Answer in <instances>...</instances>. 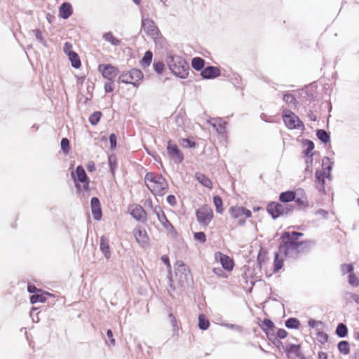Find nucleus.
Segmentation results:
<instances>
[{"instance_id":"1","label":"nucleus","mask_w":359,"mask_h":359,"mask_svg":"<svg viewBox=\"0 0 359 359\" xmlns=\"http://www.w3.org/2000/svg\"><path fill=\"white\" fill-rule=\"evenodd\" d=\"M144 182L147 188L154 195L163 196L168 190V183L158 173L149 172L144 176Z\"/></svg>"},{"instance_id":"2","label":"nucleus","mask_w":359,"mask_h":359,"mask_svg":"<svg viewBox=\"0 0 359 359\" xmlns=\"http://www.w3.org/2000/svg\"><path fill=\"white\" fill-rule=\"evenodd\" d=\"M166 62L171 72L176 76L180 79L188 76L189 65L182 57L170 53Z\"/></svg>"},{"instance_id":"3","label":"nucleus","mask_w":359,"mask_h":359,"mask_svg":"<svg viewBox=\"0 0 359 359\" xmlns=\"http://www.w3.org/2000/svg\"><path fill=\"white\" fill-rule=\"evenodd\" d=\"M72 180H74L75 187L77 191H81V187L79 182L83 184V189L85 191H88L90 189L89 183L90 180L86 175V172L82 165H78L75 172L71 173Z\"/></svg>"},{"instance_id":"4","label":"nucleus","mask_w":359,"mask_h":359,"mask_svg":"<svg viewBox=\"0 0 359 359\" xmlns=\"http://www.w3.org/2000/svg\"><path fill=\"white\" fill-rule=\"evenodd\" d=\"M143 73L137 69H133L130 71L123 72L118 77L119 82L132 84L135 87H137L140 81L143 79Z\"/></svg>"},{"instance_id":"5","label":"nucleus","mask_w":359,"mask_h":359,"mask_svg":"<svg viewBox=\"0 0 359 359\" xmlns=\"http://www.w3.org/2000/svg\"><path fill=\"white\" fill-rule=\"evenodd\" d=\"M283 120L285 126L289 129H301L304 128L303 122L290 109L283 110Z\"/></svg>"},{"instance_id":"6","label":"nucleus","mask_w":359,"mask_h":359,"mask_svg":"<svg viewBox=\"0 0 359 359\" xmlns=\"http://www.w3.org/2000/svg\"><path fill=\"white\" fill-rule=\"evenodd\" d=\"M302 236L300 232L286 231L281 236L282 243L279 247H300L304 242H298L297 240Z\"/></svg>"},{"instance_id":"7","label":"nucleus","mask_w":359,"mask_h":359,"mask_svg":"<svg viewBox=\"0 0 359 359\" xmlns=\"http://www.w3.org/2000/svg\"><path fill=\"white\" fill-rule=\"evenodd\" d=\"M175 273L178 278L179 283L182 285L191 276L190 270L181 260L177 261L175 264Z\"/></svg>"},{"instance_id":"8","label":"nucleus","mask_w":359,"mask_h":359,"mask_svg":"<svg viewBox=\"0 0 359 359\" xmlns=\"http://www.w3.org/2000/svg\"><path fill=\"white\" fill-rule=\"evenodd\" d=\"M196 215L198 222L205 226L208 225L213 218L212 210L208 205H204L198 208Z\"/></svg>"},{"instance_id":"9","label":"nucleus","mask_w":359,"mask_h":359,"mask_svg":"<svg viewBox=\"0 0 359 359\" xmlns=\"http://www.w3.org/2000/svg\"><path fill=\"white\" fill-rule=\"evenodd\" d=\"M98 70L102 75L109 81L113 79L118 75V70L111 64H102L98 66Z\"/></svg>"},{"instance_id":"10","label":"nucleus","mask_w":359,"mask_h":359,"mask_svg":"<svg viewBox=\"0 0 359 359\" xmlns=\"http://www.w3.org/2000/svg\"><path fill=\"white\" fill-rule=\"evenodd\" d=\"M309 248H278L279 252L282 253L285 257L290 259H297L309 252Z\"/></svg>"},{"instance_id":"11","label":"nucleus","mask_w":359,"mask_h":359,"mask_svg":"<svg viewBox=\"0 0 359 359\" xmlns=\"http://www.w3.org/2000/svg\"><path fill=\"white\" fill-rule=\"evenodd\" d=\"M168 154L175 163H180L183 161L184 156L176 144H172L170 140L167 146Z\"/></svg>"},{"instance_id":"12","label":"nucleus","mask_w":359,"mask_h":359,"mask_svg":"<svg viewBox=\"0 0 359 359\" xmlns=\"http://www.w3.org/2000/svg\"><path fill=\"white\" fill-rule=\"evenodd\" d=\"M142 27L149 36L154 38L158 36L159 31L152 20L142 18Z\"/></svg>"},{"instance_id":"13","label":"nucleus","mask_w":359,"mask_h":359,"mask_svg":"<svg viewBox=\"0 0 359 359\" xmlns=\"http://www.w3.org/2000/svg\"><path fill=\"white\" fill-rule=\"evenodd\" d=\"M215 259L219 261L222 268L226 271H231L234 266L233 260L220 252H217L215 255Z\"/></svg>"},{"instance_id":"14","label":"nucleus","mask_w":359,"mask_h":359,"mask_svg":"<svg viewBox=\"0 0 359 359\" xmlns=\"http://www.w3.org/2000/svg\"><path fill=\"white\" fill-rule=\"evenodd\" d=\"M308 325L311 328H316L318 330L317 337H318V340L321 344H324L328 340L329 336L327 333L320 331L317 328L318 325H324V323L320 320H316L315 319L310 318L308 320Z\"/></svg>"},{"instance_id":"15","label":"nucleus","mask_w":359,"mask_h":359,"mask_svg":"<svg viewBox=\"0 0 359 359\" xmlns=\"http://www.w3.org/2000/svg\"><path fill=\"white\" fill-rule=\"evenodd\" d=\"M208 123L216 130L218 134L223 135L225 133L227 122L223 121L222 118H210L208 120Z\"/></svg>"},{"instance_id":"16","label":"nucleus","mask_w":359,"mask_h":359,"mask_svg":"<svg viewBox=\"0 0 359 359\" xmlns=\"http://www.w3.org/2000/svg\"><path fill=\"white\" fill-rule=\"evenodd\" d=\"M283 350L286 353L288 359L292 358V355H294L297 358H299L302 353L300 344H288L286 346H284Z\"/></svg>"},{"instance_id":"17","label":"nucleus","mask_w":359,"mask_h":359,"mask_svg":"<svg viewBox=\"0 0 359 359\" xmlns=\"http://www.w3.org/2000/svg\"><path fill=\"white\" fill-rule=\"evenodd\" d=\"M201 76L205 79H213L220 75V70L215 66H208L201 72Z\"/></svg>"},{"instance_id":"18","label":"nucleus","mask_w":359,"mask_h":359,"mask_svg":"<svg viewBox=\"0 0 359 359\" xmlns=\"http://www.w3.org/2000/svg\"><path fill=\"white\" fill-rule=\"evenodd\" d=\"M130 213L132 217L137 221H143L146 218V212L144 208L139 205H133L129 208Z\"/></svg>"},{"instance_id":"19","label":"nucleus","mask_w":359,"mask_h":359,"mask_svg":"<svg viewBox=\"0 0 359 359\" xmlns=\"http://www.w3.org/2000/svg\"><path fill=\"white\" fill-rule=\"evenodd\" d=\"M90 206L93 217L95 220H100L102 218V210L100 200L97 197H93L90 200Z\"/></svg>"},{"instance_id":"20","label":"nucleus","mask_w":359,"mask_h":359,"mask_svg":"<svg viewBox=\"0 0 359 359\" xmlns=\"http://www.w3.org/2000/svg\"><path fill=\"white\" fill-rule=\"evenodd\" d=\"M315 177L316 189L320 192L325 191V178L327 177V174L325 173V171L317 170Z\"/></svg>"},{"instance_id":"21","label":"nucleus","mask_w":359,"mask_h":359,"mask_svg":"<svg viewBox=\"0 0 359 359\" xmlns=\"http://www.w3.org/2000/svg\"><path fill=\"white\" fill-rule=\"evenodd\" d=\"M73 13V8L70 3L64 2L59 7V16L62 19L69 18Z\"/></svg>"},{"instance_id":"22","label":"nucleus","mask_w":359,"mask_h":359,"mask_svg":"<svg viewBox=\"0 0 359 359\" xmlns=\"http://www.w3.org/2000/svg\"><path fill=\"white\" fill-rule=\"evenodd\" d=\"M281 204L276 202H271L268 204L266 210L273 219H277L281 216L280 212Z\"/></svg>"},{"instance_id":"23","label":"nucleus","mask_w":359,"mask_h":359,"mask_svg":"<svg viewBox=\"0 0 359 359\" xmlns=\"http://www.w3.org/2000/svg\"><path fill=\"white\" fill-rule=\"evenodd\" d=\"M134 236L140 245H143L148 241V236L144 229L136 228L133 231Z\"/></svg>"},{"instance_id":"24","label":"nucleus","mask_w":359,"mask_h":359,"mask_svg":"<svg viewBox=\"0 0 359 359\" xmlns=\"http://www.w3.org/2000/svg\"><path fill=\"white\" fill-rule=\"evenodd\" d=\"M260 327L262 331L268 336V334H271V332H274V329L276 327L273 322L269 318H264L260 325Z\"/></svg>"},{"instance_id":"25","label":"nucleus","mask_w":359,"mask_h":359,"mask_svg":"<svg viewBox=\"0 0 359 359\" xmlns=\"http://www.w3.org/2000/svg\"><path fill=\"white\" fill-rule=\"evenodd\" d=\"M196 180L203 187L211 189L212 188V181L203 173L196 172L195 174Z\"/></svg>"},{"instance_id":"26","label":"nucleus","mask_w":359,"mask_h":359,"mask_svg":"<svg viewBox=\"0 0 359 359\" xmlns=\"http://www.w3.org/2000/svg\"><path fill=\"white\" fill-rule=\"evenodd\" d=\"M296 192L294 191H286L280 194L279 200L280 202L287 203L295 200Z\"/></svg>"},{"instance_id":"27","label":"nucleus","mask_w":359,"mask_h":359,"mask_svg":"<svg viewBox=\"0 0 359 359\" xmlns=\"http://www.w3.org/2000/svg\"><path fill=\"white\" fill-rule=\"evenodd\" d=\"M267 255L266 248H259L257 257V267L259 269H262V265L268 260Z\"/></svg>"},{"instance_id":"28","label":"nucleus","mask_w":359,"mask_h":359,"mask_svg":"<svg viewBox=\"0 0 359 359\" xmlns=\"http://www.w3.org/2000/svg\"><path fill=\"white\" fill-rule=\"evenodd\" d=\"M49 295L48 292H43L40 290V292L30 296V303L34 304L38 302H45L47 299V296Z\"/></svg>"},{"instance_id":"29","label":"nucleus","mask_w":359,"mask_h":359,"mask_svg":"<svg viewBox=\"0 0 359 359\" xmlns=\"http://www.w3.org/2000/svg\"><path fill=\"white\" fill-rule=\"evenodd\" d=\"M334 163L328 157H324L322 161V171L327 174V178H330V172L332 170Z\"/></svg>"},{"instance_id":"30","label":"nucleus","mask_w":359,"mask_h":359,"mask_svg":"<svg viewBox=\"0 0 359 359\" xmlns=\"http://www.w3.org/2000/svg\"><path fill=\"white\" fill-rule=\"evenodd\" d=\"M306 146H307L306 149L304 151V153L306 156H307L309 158H310L309 161V159H307L306 161V164H309V163H311L312 161H313V158H312L313 154L311 153V151L314 149V144L311 140H306ZM309 168V165H307L306 168V170H308Z\"/></svg>"},{"instance_id":"31","label":"nucleus","mask_w":359,"mask_h":359,"mask_svg":"<svg viewBox=\"0 0 359 359\" xmlns=\"http://www.w3.org/2000/svg\"><path fill=\"white\" fill-rule=\"evenodd\" d=\"M280 253L279 251L274 253V260L273 264V273L278 272L283 266L284 261L282 258L280 257Z\"/></svg>"},{"instance_id":"32","label":"nucleus","mask_w":359,"mask_h":359,"mask_svg":"<svg viewBox=\"0 0 359 359\" xmlns=\"http://www.w3.org/2000/svg\"><path fill=\"white\" fill-rule=\"evenodd\" d=\"M335 334L339 338H344L348 335V327L346 324L339 323L335 330Z\"/></svg>"},{"instance_id":"33","label":"nucleus","mask_w":359,"mask_h":359,"mask_svg":"<svg viewBox=\"0 0 359 359\" xmlns=\"http://www.w3.org/2000/svg\"><path fill=\"white\" fill-rule=\"evenodd\" d=\"M162 226L170 233H175L174 226L167 219L165 215H162L161 217L158 219Z\"/></svg>"},{"instance_id":"34","label":"nucleus","mask_w":359,"mask_h":359,"mask_svg":"<svg viewBox=\"0 0 359 359\" xmlns=\"http://www.w3.org/2000/svg\"><path fill=\"white\" fill-rule=\"evenodd\" d=\"M285 325L288 329H299L301 326V323L299 319L296 318H289L285 322Z\"/></svg>"},{"instance_id":"35","label":"nucleus","mask_w":359,"mask_h":359,"mask_svg":"<svg viewBox=\"0 0 359 359\" xmlns=\"http://www.w3.org/2000/svg\"><path fill=\"white\" fill-rule=\"evenodd\" d=\"M192 67L196 71H202L205 66V60L199 57H194L191 60Z\"/></svg>"},{"instance_id":"36","label":"nucleus","mask_w":359,"mask_h":359,"mask_svg":"<svg viewBox=\"0 0 359 359\" xmlns=\"http://www.w3.org/2000/svg\"><path fill=\"white\" fill-rule=\"evenodd\" d=\"M316 136L324 144H326L330 141V135L324 129H318L316 130Z\"/></svg>"},{"instance_id":"37","label":"nucleus","mask_w":359,"mask_h":359,"mask_svg":"<svg viewBox=\"0 0 359 359\" xmlns=\"http://www.w3.org/2000/svg\"><path fill=\"white\" fill-rule=\"evenodd\" d=\"M267 338L280 351L284 348V345L283 342L280 341V339L278 338L275 335L274 332H271V334H268Z\"/></svg>"},{"instance_id":"38","label":"nucleus","mask_w":359,"mask_h":359,"mask_svg":"<svg viewBox=\"0 0 359 359\" xmlns=\"http://www.w3.org/2000/svg\"><path fill=\"white\" fill-rule=\"evenodd\" d=\"M198 326L201 330H206L210 326V321L204 314H200L198 316Z\"/></svg>"},{"instance_id":"39","label":"nucleus","mask_w":359,"mask_h":359,"mask_svg":"<svg viewBox=\"0 0 359 359\" xmlns=\"http://www.w3.org/2000/svg\"><path fill=\"white\" fill-rule=\"evenodd\" d=\"M337 348L339 351L344 354L347 355L350 353V344L348 341L343 340L338 343Z\"/></svg>"},{"instance_id":"40","label":"nucleus","mask_w":359,"mask_h":359,"mask_svg":"<svg viewBox=\"0 0 359 359\" xmlns=\"http://www.w3.org/2000/svg\"><path fill=\"white\" fill-rule=\"evenodd\" d=\"M68 57L74 68L78 69L81 67V60L76 52L71 53Z\"/></svg>"},{"instance_id":"41","label":"nucleus","mask_w":359,"mask_h":359,"mask_svg":"<svg viewBox=\"0 0 359 359\" xmlns=\"http://www.w3.org/2000/svg\"><path fill=\"white\" fill-rule=\"evenodd\" d=\"M102 37L105 41L109 42L113 46H118L120 44V40L115 38L111 32L104 33Z\"/></svg>"},{"instance_id":"42","label":"nucleus","mask_w":359,"mask_h":359,"mask_svg":"<svg viewBox=\"0 0 359 359\" xmlns=\"http://www.w3.org/2000/svg\"><path fill=\"white\" fill-rule=\"evenodd\" d=\"M161 261L165 264L168 271V278L170 282H172V274L171 271V264L170 262L169 257L166 255H162L161 257Z\"/></svg>"},{"instance_id":"43","label":"nucleus","mask_w":359,"mask_h":359,"mask_svg":"<svg viewBox=\"0 0 359 359\" xmlns=\"http://www.w3.org/2000/svg\"><path fill=\"white\" fill-rule=\"evenodd\" d=\"M153 54L151 51L147 50L145 52L142 60L141 64L142 65L145 67L150 65L152 61Z\"/></svg>"},{"instance_id":"44","label":"nucleus","mask_w":359,"mask_h":359,"mask_svg":"<svg viewBox=\"0 0 359 359\" xmlns=\"http://www.w3.org/2000/svg\"><path fill=\"white\" fill-rule=\"evenodd\" d=\"M229 212L232 217L239 218L243 215V208L239 206L231 207L229 209Z\"/></svg>"},{"instance_id":"45","label":"nucleus","mask_w":359,"mask_h":359,"mask_svg":"<svg viewBox=\"0 0 359 359\" xmlns=\"http://www.w3.org/2000/svg\"><path fill=\"white\" fill-rule=\"evenodd\" d=\"M213 203L216 208V212L217 213L221 214L223 212V208H222V200L220 196H215L213 197Z\"/></svg>"},{"instance_id":"46","label":"nucleus","mask_w":359,"mask_h":359,"mask_svg":"<svg viewBox=\"0 0 359 359\" xmlns=\"http://www.w3.org/2000/svg\"><path fill=\"white\" fill-rule=\"evenodd\" d=\"M341 271L343 275L346 273L351 274L353 273L354 266L353 263L350 264H343L341 265Z\"/></svg>"},{"instance_id":"47","label":"nucleus","mask_w":359,"mask_h":359,"mask_svg":"<svg viewBox=\"0 0 359 359\" xmlns=\"http://www.w3.org/2000/svg\"><path fill=\"white\" fill-rule=\"evenodd\" d=\"M101 116H102V113L100 111H95L90 116L89 122L93 126H95L99 123Z\"/></svg>"},{"instance_id":"48","label":"nucleus","mask_w":359,"mask_h":359,"mask_svg":"<svg viewBox=\"0 0 359 359\" xmlns=\"http://www.w3.org/2000/svg\"><path fill=\"white\" fill-rule=\"evenodd\" d=\"M348 282L353 287L359 286V278L354 273L348 275Z\"/></svg>"},{"instance_id":"49","label":"nucleus","mask_w":359,"mask_h":359,"mask_svg":"<svg viewBox=\"0 0 359 359\" xmlns=\"http://www.w3.org/2000/svg\"><path fill=\"white\" fill-rule=\"evenodd\" d=\"M60 145H61V149L62 150L63 153L65 154H67L69 151V140L66 138V137H64L61 140V142H60Z\"/></svg>"},{"instance_id":"50","label":"nucleus","mask_w":359,"mask_h":359,"mask_svg":"<svg viewBox=\"0 0 359 359\" xmlns=\"http://www.w3.org/2000/svg\"><path fill=\"white\" fill-rule=\"evenodd\" d=\"M33 33L34 34V36L36 39L42 43L45 47L47 46V43L46 40L44 39L41 31L38 29H35L32 30Z\"/></svg>"},{"instance_id":"51","label":"nucleus","mask_w":359,"mask_h":359,"mask_svg":"<svg viewBox=\"0 0 359 359\" xmlns=\"http://www.w3.org/2000/svg\"><path fill=\"white\" fill-rule=\"evenodd\" d=\"M108 163L110 168V170L111 173L114 174L115 169L116 168V159L115 156L110 155L108 158Z\"/></svg>"},{"instance_id":"52","label":"nucleus","mask_w":359,"mask_h":359,"mask_svg":"<svg viewBox=\"0 0 359 359\" xmlns=\"http://www.w3.org/2000/svg\"><path fill=\"white\" fill-rule=\"evenodd\" d=\"M294 210V207L290 204H281L280 212L281 215H287L292 212Z\"/></svg>"},{"instance_id":"53","label":"nucleus","mask_w":359,"mask_h":359,"mask_svg":"<svg viewBox=\"0 0 359 359\" xmlns=\"http://www.w3.org/2000/svg\"><path fill=\"white\" fill-rule=\"evenodd\" d=\"M283 100L284 102L289 104H294L296 103V98L293 95L290 93H285L283 95Z\"/></svg>"},{"instance_id":"54","label":"nucleus","mask_w":359,"mask_h":359,"mask_svg":"<svg viewBox=\"0 0 359 359\" xmlns=\"http://www.w3.org/2000/svg\"><path fill=\"white\" fill-rule=\"evenodd\" d=\"M168 318L170 319V323L172 325L173 332H178L179 328H178V325H177V320L176 318L175 317V316L172 313H170L168 314Z\"/></svg>"},{"instance_id":"55","label":"nucleus","mask_w":359,"mask_h":359,"mask_svg":"<svg viewBox=\"0 0 359 359\" xmlns=\"http://www.w3.org/2000/svg\"><path fill=\"white\" fill-rule=\"evenodd\" d=\"M294 201L299 208H304L308 206L306 198H295Z\"/></svg>"},{"instance_id":"56","label":"nucleus","mask_w":359,"mask_h":359,"mask_svg":"<svg viewBox=\"0 0 359 359\" xmlns=\"http://www.w3.org/2000/svg\"><path fill=\"white\" fill-rule=\"evenodd\" d=\"M275 335L278 338H279L280 339H285V338H286L287 337L288 333H287V332L285 330H284L283 328H279V329H278V330H277L276 333L275 334Z\"/></svg>"},{"instance_id":"57","label":"nucleus","mask_w":359,"mask_h":359,"mask_svg":"<svg viewBox=\"0 0 359 359\" xmlns=\"http://www.w3.org/2000/svg\"><path fill=\"white\" fill-rule=\"evenodd\" d=\"M164 67L165 65L162 62H157L154 63V70L158 74H161L163 71Z\"/></svg>"},{"instance_id":"58","label":"nucleus","mask_w":359,"mask_h":359,"mask_svg":"<svg viewBox=\"0 0 359 359\" xmlns=\"http://www.w3.org/2000/svg\"><path fill=\"white\" fill-rule=\"evenodd\" d=\"M194 238L201 243H204L205 241L206 236L205 233L199 231L194 233Z\"/></svg>"},{"instance_id":"59","label":"nucleus","mask_w":359,"mask_h":359,"mask_svg":"<svg viewBox=\"0 0 359 359\" xmlns=\"http://www.w3.org/2000/svg\"><path fill=\"white\" fill-rule=\"evenodd\" d=\"M109 143L111 149H114L116 147V135L114 133H111L109 135Z\"/></svg>"},{"instance_id":"60","label":"nucleus","mask_w":359,"mask_h":359,"mask_svg":"<svg viewBox=\"0 0 359 359\" xmlns=\"http://www.w3.org/2000/svg\"><path fill=\"white\" fill-rule=\"evenodd\" d=\"M225 326L229 329L235 330L238 332H242L243 330L242 326L236 324L226 323Z\"/></svg>"},{"instance_id":"61","label":"nucleus","mask_w":359,"mask_h":359,"mask_svg":"<svg viewBox=\"0 0 359 359\" xmlns=\"http://www.w3.org/2000/svg\"><path fill=\"white\" fill-rule=\"evenodd\" d=\"M40 289L37 288L34 284L28 283L27 292L30 294H35L36 292H40Z\"/></svg>"},{"instance_id":"62","label":"nucleus","mask_w":359,"mask_h":359,"mask_svg":"<svg viewBox=\"0 0 359 359\" xmlns=\"http://www.w3.org/2000/svg\"><path fill=\"white\" fill-rule=\"evenodd\" d=\"M114 89V84L113 81H109L104 84V90L106 93H111Z\"/></svg>"},{"instance_id":"63","label":"nucleus","mask_w":359,"mask_h":359,"mask_svg":"<svg viewBox=\"0 0 359 359\" xmlns=\"http://www.w3.org/2000/svg\"><path fill=\"white\" fill-rule=\"evenodd\" d=\"M107 337L109 341V345H115V339L114 338V336H113V332L111 330L109 329L107 330Z\"/></svg>"},{"instance_id":"64","label":"nucleus","mask_w":359,"mask_h":359,"mask_svg":"<svg viewBox=\"0 0 359 359\" xmlns=\"http://www.w3.org/2000/svg\"><path fill=\"white\" fill-rule=\"evenodd\" d=\"M153 212L156 215L158 219H159L161 217L162 215L165 214L159 205L155 206L153 208Z\"/></svg>"}]
</instances>
